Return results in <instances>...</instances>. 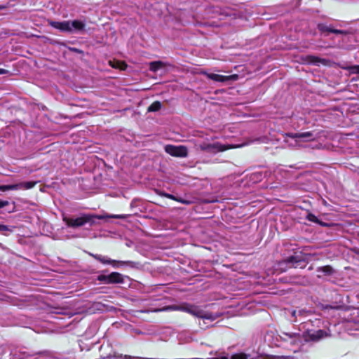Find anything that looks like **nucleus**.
I'll return each mask as SVG.
<instances>
[{"label": "nucleus", "mask_w": 359, "mask_h": 359, "mask_svg": "<svg viewBox=\"0 0 359 359\" xmlns=\"http://www.w3.org/2000/svg\"><path fill=\"white\" fill-rule=\"evenodd\" d=\"M105 218H115V219H125L126 215H97L92 214H81L79 217H65L63 218L64 222L67 226L72 228H78L83 226L86 224H89L90 226L95 224V219H103Z\"/></svg>", "instance_id": "obj_1"}, {"label": "nucleus", "mask_w": 359, "mask_h": 359, "mask_svg": "<svg viewBox=\"0 0 359 359\" xmlns=\"http://www.w3.org/2000/svg\"><path fill=\"white\" fill-rule=\"evenodd\" d=\"M278 337L280 339V346L294 353L299 351L305 342L304 332L280 331Z\"/></svg>", "instance_id": "obj_2"}, {"label": "nucleus", "mask_w": 359, "mask_h": 359, "mask_svg": "<svg viewBox=\"0 0 359 359\" xmlns=\"http://www.w3.org/2000/svg\"><path fill=\"white\" fill-rule=\"evenodd\" d=\"M163 310L181 311L187 312L196 318L203 319L204 321L209 320L212 322L217 318V315L208 312L198 306L191 304L169 306Z\"/></svg>", "instance_id": "obj_3"}, {"label": "nucleus", "mask_w": 359, "mask_h": 359, "mask_svg": "<svg viewBox=\"0 0 359 359\" xmlns=\"http://www.w3.org/2000/svg\"><path fill=\"white\" fill-rule=\"evenodd\" d=\"M49 25L52 27L59 29L61 32H66L72 33L83 30L85 27V24L81 20H67L62 22L50 21Z\"/></svg>", "instance_id": "obj_4"}, {"label": "nucleus", "mask_w": 359, "mask_h": 359, "mask_svg": "<svg viewBox=\"0 0 359 359\" xmlns=\"http://www.w3.org/2000/svg\"><path fill=\"white\" fill-rule=\"evenodd\" d=\"M89 255L100 262L104 264H111L114 268L125 266L130 268H136L139 265L138 263L133 261H117L99 254L89 253Z\"/></svg>", "instance_id": "obj_5"}, {"label": "nucleus", "mask_w": 359, "mask_h": 359, "mask_svg": "<svg viewBox=\"0 0 359 359\" xmlns=\"http://www.w3.org/2000/svg\"><path fill=\"white\" fill-rule=\"evenodd\" d=\"M196 147L203 151L210 154H216L218 152L224 151L228 149L231 148V146H226L219 142L210 143L208 142H203L196 144Z\"/></svg>", "instance_id": "obj_6"}, {"label": "nucleus", "mask_w": 359, "mask_h": 359, "mask_svg": "<svg viewBox=\"0 0 359 359\" xmlns=\"http://www.w3.org/2000/svg\"><path fill=\"white\" fill-rule=\"evenodd\" d=\"M287 264L289 267L304 269L306 265L304 256L300 252H294V254L285 259L280 265Z\"/></svg>", "instance_id": "obj_7"}, {"label": "nucleus", "mask_w": 359, "mask_h": 359, "mask_svg": "<svg viewBox=\"0 0 359 359\" xmlns=\"http://www.w3.org/2000/svg\"><path fill=\"white\" fill-rule=\"evenodd\" d=\"M305 342L309 341H318L330 336V332L324 330H307L304 332Z\"/></svg>", "instance_id": "obj_8"}, {"label": "nucleus", "mask_w": 359, "mask_h": 359, "mask_svg": "<svg viewBox=\"0 0 359 359\" xmlns=\"http://www.w3.org/2000/svg\"><path fill=\"white\" fill-rule=\"evenodd\" d=\"M165 151L167 154L175 157L184 158L188 155L187 148L183 145L175 146L168 144L165 147Z\"/></svg>", "instance_id": "obj_9"}, {"label": "nucleus", "mask_w": 359, "mask_h": 359, "mask_svg": "<svg viewBox=\"0 0 359 359\" xmlns=\"http://www.w3.org/2000/svg\"><path fill=\"white\" fill-rule=\"evenodd\" d=\"M287 137L291 140V142L289 143L291 147L297 146L299 140H313L315 139V136L311 132L287 134Z\"/></svg>", "instance_id": "obj_10"}, {"label": "nucleus", "mask_w": 359, "mask_h": 359, "mask_svg": "<svg viewBox=\"0 0 359 359\" xmlns=\"http://www.w3.org/2000/svg\"><path fill=\"white\" fill-rule=\"evenodd\" d=\"M36 184V182H25L15 184L0 185V191H6L8 190L30 189L33 188Z\"/></svg>", "instance_id": "obj_11"}, {"label": "nucleus", "mask_w": 359, "mask_h": 359, "mask_svg": "<svg viewBox=\"0 0 359 359\" xmlns=\"http://www.w3.org/2000/svg\"><path fill=\"white\" fill-rule=\"evenodd\" d=\"M346 327L349 330H359V309L353 311L346 320Z\"/></svg>", "instance_id": "obj_12"}, {"label": "nucleus", "mask_w": 359, "mask_h": 359, "mask_svg": "<svg viewBox=\"0 0 359 359\" xmlns=\"http://www.w3.org/2000/svg\"><path fill=\"white\" fill-rule=\"evenodd\" d=\"M311 313V310H306L304 309L293 310L292 311V316L294 318L293 321L297 322L299 320H302L303 318L309 316Z\"/></svg>", "instance_id": "obj_13"}, {"label": "nucleus", "mask_w": 359, "mask_h": 359, "mask_svg": "<svg viewBox=\"0 0 359 359\" xmlns=\"http://www.w3.org/2000/svg\"><path fill=\"white\" fill-rule=\"evenodd\" d=\"M206 76L208 79H210L214 81L222 82V83L229 81L231 79V78L232 77L231 76H223V75L214 74V73L206 74Z\"/></svg>", "instance_id": "obj_14"}, {"label": "nucleus", "mask_w": 359, "mask_h": 359, "mask_svg": "<svg viewBox=\"0 0 359 359\" xmlns=\"http://www.w3.org/2000/svg\"><path fill=\"white\" fill-rule=\"evenodd\" d=\"M124 277L118 272H112L109 274V283H123Z\"/></svg>", "instance_id": "obj_15"}, {"label": "nucleus", "mask_w": 359, "mask_h": 359, "mask_svg": "<svg viewBox=\"0 0 359 359\" xmlns=\"http://www.w3.org/2000/svg\"><path fill=\"white\" fill-rule=\"evenodd\" d=\"M163 67V63L161 61L151 62L149 64V69L151 72H156Z\"/></svg>", "instance_id": "obj_16"}, {"label": "nucleus", "mask_w": 359, "mask_h": 359, "mask_svg": "<svg viewBox=\"0 0 359 359\" xmlns=\"http://www.w3.org/2000/svg\"><path fill=\"white\" fill-rule=\"evenodd\" d=\"M317 27H318V30L322 33H325V32L330 33V30L332 29V27L330 26H328L326 24H323V23L318 24Z\"/></svg>", "instance_id": "obj_17"}, {"label": "nucleus", "mask_w": 359, "mask_h": 359, "mask_svg": "<svg viewBox=\"0 0 359 359\" xmlns=\"http://www.w3.org/2000/svg\"><path fill=\"white\" fill-rule=\"evenodd\" d=\"M161 108V103L158 101H156L148 107V111H158Z\"/></svg>", "instance_id": "obj_18"}, {"label": "nucleus", "mask_w": 359, "mask_h": 359, "mask_svg": "<svg viewBox=\"0 0 359 359\" xmlns=\"http://www.w3.org/2000/svg\"><path fill=\"white\" fill-rule=\"evenodd\" d=\"M97 280L103 282L106 284H110L109 283V275H100L97 277Z\"/></svg>", "instance_id": "obj_19"}, {"label": "nucleus", "mask_w": 359, "mask_h": 359, "mask_svg": "<svg viewBox=\"0 0 359 359\" xmlns=\"http://www.w3.org/2000/svg\"><path fill=\"white\" fill-rule=\"evenodd\" d=\"M351 74H359V65H353L347 68Z\"/></svg>", "instance_id": "obj_20"}, {"label": "nucleus", "mask_w": 359, "mask_h": 359, "mask_svg": "<svg viewBox=\"0 0 359 359\" xmlns=\"http://www.w3.org/2000/svg\"><path fill=\"white\" fill-rule=\"evenodd\" d=\"M306 219L311 222L318 223V219L317 217L312 213H309L306 216Z\"/></svg>", "instance_id": "obj_21"}, {"label": "nucleus", "mask_w": 359, "mask_h": 359, "mask_svg": "<svg viewBox=\"0 0 359 359\" xmlns=\"http://www.w3.org/2000/svg\"><path fill=\"white\" fill-rule=\"evenodd\" d=\"M330 33H334V34H346L347 32L345 30H341V29H337L332 28L330 30Z\"/></svg>", "instance_id": "obj_22"}, {"label": "nucleus", "mask_w": 359, "mask_h": 359, "mask_svg": "<svg viewBox=\"0 0 359 359\" xmlns=\"http://www.w3.org/2000/svg\"><path fill=\"white\" fill-rule=\"evenodd\" d=\"M111 66L114 68H123L122 66H125L123 63L121 64L119 62H109Z\"/></svg>", "instance_id": "obj_23"}, {"label": "nucleus", "mask_w": 359, "mask_h": 359, "mask_svg": "<svg viewBox=\"0 0 359 359\" xmlns=\"http://www.w3.org/2000/svg\"><path fill=\"white\" fill-rule=\"evenodd\" d=\"M12 231V229L7 225L0 224V232Z\"/></svg>", "instance_id": "obj_24"}, {"label": "nucleus", "mask_w": 359, "mask_h": 359, "mask_svg": "<svg viewBox=\"0 0 359 359\" xmlns=\"http://www.w3.org/2000/svg\"><path fill=\"white\" fill-rule=\"evenodd\" d=\"M132 357L130 355H116L111 359H131Z\"/></svg>", "instance_id": "obj_25"}, {"label": "nucleus", "mask_w": 359, "mask_h": 359, "mask_svg": "<svg viewBox=\"0 0 359 359\" xmlns=\"http://www.w3.org/2000/svg\"><path fill=\"white\" fill-rule=\"evenodd\" d=\"M175 201H177V202H180V203H182V204H187V205H188V204H190V203H191V202H190L189 201H188V200H185V199H183V198H177V197Z\"/></svg>", "instance_id": "obj_26"}, {"label": "nucleus", "mask_w": 359, "mask_h": 359, "mask_svg": "<svg viewBox=\"0 0 359 359\" xmlns=\"http://www.w3.org/2000/svg\"><path fill=\"white\" fill-rule=\"evenodd\" d=\"M165 198H169V199H172V200H174L175 201L176 200V196H175L174 195L172 194H168V193H165L163 194Z\"/></svg>", "instance_id": "obj_27"}, {"label": "nucleus", "mask_w": 359, "mask_h": 359, "mask_svg": "<svg viewBox=\"0 0 359 359\" xmlns=\"http://www.w3.org/2000/svg\"><path fill=\"white\" fill-rule=\"evenodd\" d=\"M8 203H8V201H4V200L0 199V209L2 208H4L7 205H8Z\"/></svg>", "instance_id": "obj_28"}, {"label": "nucleus", "mask_w": 359, "mask_h": 359, "mask_svg": "<svg viewBox=\"0 0 359 359\" xmlns=\"http://www.w3.org/2000/svg\"><path fill=\"white\" fill-rule=\"evenodd\" d=\"M8 72V70L0 68V74H6Z\"/></svg>", "instance_id": "obj_29"}, {"label": "nucleus", "mask_w": 359, "mask_h": 359, "mask_svg": "<svg viewBox=\"0 0 359 359\" xmlns=\"http://www.w3.org/2000/svg\"><path fill=\"white\" fill-rule=\"evenodd\" d=\"M330 269H331V268L329 266H327L324 267V270L323 271L325 272H326V273H328V272H330Z\"/></svg>", "instance_id": "obj_30"}, {"label": "nucleus", "mask_w": 359, "mask_h": 359, "mask_svg": "<svg viewBox=\"0 0 359 359\" xmlns=\"http://www.w3.org/2000/svg\"><path fill=\"white\" fill-rule=\"evenodd\" d=\"M328 308H332V306H329V305H326L324 309H328Z\"/></svg>", "instance_id": "obj_31"}, {"label": "nucleus", "mask_w": 359, "mask_h": 359, "mask_svg": "<svg viewBox=\"0 0 359 359\" xmlns=\"http://www.w3.org/2000/svg\"><path fill=\"white\" fill-rule=\"evenodd\" d=\"M6 8L4 6H0V10H3Z\"/></svg>", "instance_id": "obj_32"}, {"label": "nucleus", "mask_w": 359, "mask_h": 359, "mask_svg": "<svg viewBox=\"0 0 359 359\" xmlns=\"http://www.w3.org/2000/svg\"><path fill=\"white\" fill-rule=\"evenodd\" d=\"M286 142H288V143L290 142L289 139H287V140H286Z\"/></svg>", "instance_id": "obj_33"}, {"label": "nucleus", "mask_w": 359, "mask_h": 359, "mask_svg": "<svg viewBox=\"0 0 359 359\" xmlns=\"http://www.w3.org/2000/svg\"><path fill=\"white\" fill-rule=\"evenodd\" d=\"M358 236H359V231L358 232Z\"/></svg>", "instance_id": "obj_34"}]
</instances>
